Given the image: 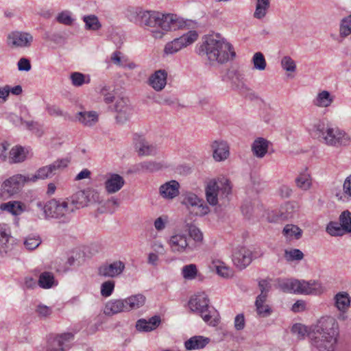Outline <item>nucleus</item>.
Here are the masks:
<instances>
[{"label":"nucleus","mask_w":351,"mask_h":351,"mask_svg":"<svg viewBox=\"0 0 351 351\" xmlns=\"http://www.w3.org/2000/svg\"><path fill=\"white\" fill-rule=\"evenodd\" d=\"M179 188V183L176 180H171L161 185L159 192L163 198L171 199L178 195Z\"/></svg>","instance_id":"nucleus-21"},{"label":"nucleus","mask_w":351,"mask_h":351,"mask_svg":"<svg viewBox=\"0 0 351 351\" xmlns=\"http://www.w3.org/2000/svg\"><path fill=\"white\" fill-rule=\"evenodd\" d=\"M56 20L58 23L65 25H71L74 21L69 11H62L59 13L56 17Z\"/></svg>","instance_id":"nucleus-53"},{"label":"nucleus","mask_w":351,"mask_h":351,"mask_svg":"<svg viewBox=\"0 0 351 351\" xmlns=\"http://www.w3.org/2000/svg\"><path fill=\"white\" fill-rule=\"evenodd\" d=\"M94 191L91 190L78 191L69 198H66L70 207H73V213L77 209L86 206L94 197Z\"/></svg>","instance_id":"nucleus-14"},{"label":"nucleus","mask_w":351,"mask_h":351,"mask_svg":"<svg viewBox=\"0 0 351 351\" xmlns=\"http://www.w3.org/2000/svg\"><path fill=\"white\" fill-rule=\"evenodd\" d=\"M77 119L84 125L91 126L98 121V115L95 111L80 112L78 113Z\"/></svg>","instance_id":"nucleus-31"},{"label":"nucleus","mask_w":351,"mask_h":351,"mask_svg":"<svg viewBox=\"0 0 351 351\" xmlns=\"http://www.w3.org/2000/svg\"><path fill=\"white\" fill-rule=\"evenodd\" d=\"M10 237V232L8 226L3 223L0 224V245L5 247Z\"/></svg>","instance_id":"nucleus-48"},{"label":"nucleus","mask_w":351,"mask_h":351,"mask_svg":"<svg viewBox=\"0 0 351 351\" xmlns=\"http://www.w3.org/2000/svg\"><path fill=\"white\" fill-rule=\"evenodd\" d=\"M53 176L51 173L48 165L39 168L36 173L31 178L27 177L28 181L36 182L38 180H45L51 178Z\"/></svg>","instance_id":"nucleus-40"},{"label":"nucleus","mask_w":351,"mask_h":351,"mask_svg":"<svg viewBox=\"0 0 351 351\" xmlns=\"http://www.w3.org/2000/svg\"><path fill=\"white\" fill-rule=\"evenodd\" d=\"M160 322L161 319L158 315H154L148 320L140 319L136 322V328L137 330L141 332H150L157 328Z\"/></svg>","instance_id":"nucleus-22"},{"label":"nucleus","mask_w":351,"mask_h":351,"mask_svg":"<svg viewBox=\"0 0 351 351\" xmlns=\"http://www.w3.org/2000/svg\"><path fill=\"white\" fill-rule=\"evenodd\" d=\"M326 232L332 237L342 236L346 232L337 221H330L326 228Z\"/></svg>","instance_id":"nucleus-43"},{"label":"nucleus","mask_w":351,"mask_h":351,"mask_svg":"<svg viewBox=\"0 0 351 351\" xmlns=\"http://www.w3.org/2000/svg\"><path fill=\"white\" fill-rule=\"evenodd\" d=\"M213 149V157L217 161H223L230 155L229 146L227 142L222 140H216L211 144Z\"/></svg>","instance_id":"nucleus-18"},{"label":"nucleus","mask_w":351,"mask_h":351,"mask_svg":"<svg viewBox=\"0 0 351 351\" xmlns=\"http://www.w3.org/2000/svg\"><path fill=\"white\" fill-rule=\"evenodd\" d=\"M26 182H28L27 178L21 174H16L8 178L1 184L0 197L8 198L18 193L20 189Z\"/></svg>","instance_id":"nucleus-9"},{"label":"nucleus","mask_w":351,"mask_h":351,"mask_svg":"<svg viewBox=\"0 0 351 351\" xmlns=\"http://www.w3.org/2000/svg\"><path fill=\"white\" fill-rule=\"evenodd\" d=\"M117 115L116 116V120L117 123H123L129 119L132 110L128 111H117Z\"/></svg>","instance_id":"nucleus-63"},{"label":"nucleus","mask_w":351,"mask_h":351,"mask_svg":"<svg viewBox=\"0 0 351 351\" xmlns=\"http://www.w3.org/2000/svg\"><path fill=\"white\" fill-rule=\"evenodd\" d=\"M109 87L104 86L101 90V94L104 97V101L106 104L112 103L114 99V95L112 93H109Z\"/></svg>","instance_id":"nucleus-62"},{"label":"nucleus","mask_w":351,"mask_h":351,"mask_svg":"<svg viewBox=\"0 0 351 351\" xmlns=\"http://www.w3.org/2000/svg\"><path fill=\"white\" fill-rule=\"evenodd\" d=\"M198 38L196 31H189L179 38L173 39L172 41L165 45L164 51L167 54H173L180 49L193 43Z\"/></svg>","instance_id":"nucleus-8"},{"label":"nucleus","mask_w":351,"mask_h":351,"mask_svg":"<svg viewBox=\"0 0 351 351\" xmlns=\"http://www.w3.org/2000/svg\"><path fill=\"white\" fill-rule=\"evenodd\" d=\"M56 285L53 273L44 271L40 274L38 285L43 289H50Z\"/></svg>","instance_id":"nucleus-33"},{"label":"nucleus","mask_w":351,"mask_h":351,"mask_svg":"<svg viewBox=\"0 0 351 351\" xmlns=\"http://www.w3.org/2000/svg\"><path fill=\"white\" fill-rule=\"evenodd\" d=\"M167 73L165 70H158L149 78V84L155 90H162L167 84Z\"/></svg>","instance_id":"nucleus-19"},{"label":"nucleus","mask_w":351,"mask_h":351,"mask_svg":"<svg viewBox=\"0 0 351 351\" xmlns=\"http://www.w3.org/2000/svg\"><path fill=\"white\" fill-rule=\"evenodd\" d=\"M291 332L297 335L298 339H302L306 335L307 330L305 326L301 324H295L291 328Z\"/></svg>","instance_id":"nucleus-55"},{"label":"nucleus","mask_w":351,"mask_h":351,"mask_svg":"<svg viewBox=\"0 0 351 351\" xmlns=\"http://www.w3.org/2000/svg\"><path fill=\"white\" fill-rule=\"evenodd\" d=\"M252 62L254 69L263 71L266 68V60L264 55L261 52L255 53L252 57Z\"/></svg>","instance_id":"nucleus-45"},{"label":"nucleus","mask_w":351,"mask_h":351,"mask_svg":"<svg viewBox=\"0 0 351 351\" xmlns=\"http://www.w3.org/2000/svg\"><path fill=\"white\" fill-rule=\"evenodd\" d=\"M323 141L328 145L334 147L348 146L351 142L350 136L338 128H328Z\"/></svg>","instance_id":"nucleus-10"},{"label":"nucleus","mask_w":351,"mask_h":351,"mask_svg":"<svg viewBox=\"0 0 351 351\" xmlns=\"http://www.w3.org/2000/svg\"><path fill=\"white\" fill-rule=\"evenodd\" d=\"M34 40L33 36L26 32L14 31L7 36V45L12 49L28 48Z\"/></svg>","instance_id":"nucleus-12"},{"label":"nucleus","mask_w":351,"mask_h":351,"mask_svg":"<svg viewBox=\"0 0 351 351\" xmlns=\"http://www.w3.org/2000/svg\"><path fill=\"white\" fill-rule=\"evenodd\" d=\"M252 259V252L245 247L235 249L232 254V261L239 269H243L247 267Z\"/></svg>","instance_id":"nucleus-16"},{"label":"nucleus","mask_w":351,"mask_h":351,"mask_svg":"<svg viewBox=\"0 0 351 351\" xmlns=\"http://www.w3.org/2000/svg\"><path fill=\"white\" fill-rule=\"evenodd\" d=\"M125 300H110L106 304L104 313L106 315H113L121 312L128 311Z\"/></svg>","instance_id":"nucleus-23"},{"label":"nucleus","mask_w":351,"mask_h":351,"mask_svg":"<svg viewBox=\"0 0 351 351\" xmlns=\"http://www.w3.org/2000/svg\"><path fill=\"white\" fill-rule=\"evenodd\" d=\"M210 341V339L208 337L195 335L191 337L184 342V347L187 350L203 349Z\"/></svg>","instance_id":"nucleus-25"},{"label":"nucleus","mask_w":351,"mask_h":351,"mask_svg":"<svg viewBox=\"0 0 351 351\" xmlns=\"http://www.w3.org/2000/svg\"><path fill=\"white\" fill-rule=\"evenodd\" d=\"M125 267V263L121 261L105 263L98 268V275L105 278H115L123 273Z\"/></svg>","instance_id":"nucleus-15"},{"label":"nucleus","mask_w":351,"mask_h":351,"mask_svg":"<svg viewBox=\"0 0 351 351\" xmlns=\"http://www.w3.org/2000/svg\"><path fill=\"white\" fill-rule=\"evenodd\" d=\"M350 304V299L348 293L346 292L339 293L335 296V304L340 311H345Z\"/></svg>","instance_id":"nucleus-39"},{"label":"nucleus","mask_w":351,"mask_h":351,"mask_svg":"<svg viewBox=\"0 0 351 351\" xmlns=\"http://www.w3.org/2000/svg\"><path fill=\"white\" fill-rule=\"evenodd\" d=\"M297 211L296 204L294 202H287L281 206L280 213L282 219H289L294 217Z\"/></svg>","instance_id":"nucleus-34"},{"label":"nucleus","mask_w":351,"mask_h":351,"mask_svg":"<svg viewBox=\"0 0 351 351\" xmlns=\"http://www.w3.org/2000/svg\"><path fill=\"white\" fill-rule=\"evenodd\" d=\"M24 205L21 202L10 201L6 203H3L0 206L2 210L8 211L13 215H19L24 211Z\"/></svg>","instance_id":"nucleus-27"},{"label":"nucleus","mask_w":351,"mask_h":351,"mask_svg":"<svg viewBox=\"0 0 351 351\" xmlns=\"http://www.w3.org/2000/svg\"><path fill=\"white\" fill-rule=\"evenodd\" d=\"M187 230L191 241V244L196 245V250L200 247L203 241V234L200 230L191 223L186 224Z\"/></svg>","instance_id":"nucleus-28"},{"label":"nucleus","mask_w":351,"mask_h":351,"mask_svg":"<svg viewBox=\"0 0 351 351\" xmlns=\"http://www.w3.org/2000/svg\"><path fill=\"white\" fill-rule=\"evenodd\" d=\"M127 16L132 22L138 23L144 28L159 27L167 32L176 30L182 25L173 14H165L160 12L143 10L141 8H129Z\"/></svg>","instance_id":"nucleus-1"},{"label":"nucleus","mask_w":351,"mask_h":351,"mask_svg":"<svg viewBox=\"0 0 351 351\" xmlns=\"http://www.w3.org/2000/svg\"><path fill=\"white\" fill-rule=\"evenodd\" d=\"M269 8V7L261 5L260 3H256V10L254 13V17L257 19H261L264 18Z\"/></svg>","instance_id":"nucleus-59"},{"label":"nucleus","mask_w":351,"mask_h":351,"mask_svg":"<svg viewBox=\"0 0 351 351\" xmlns=\"http://www.w3.org/2000/svg\"><path fill=\"white\" fill-rule=\"evenodd\" d=\"M281 66L287 71L294 72L296 70L295 61L288 56H284L281 60Z\"/></svg>","instance_id":"nucleus-51"},{"label":"nucleus","mask_w":351,"mask_h":351,"mask_svg":"<svg viewBox=\"0 0 351 351\" xmlns=\"http://www.w3.org/2000/svg\"><path fill=\"white\" fill-rule=\"evenodd\" d=\"M202 52L206 54L210 61H215L220 64L227 62L236 56L232 45L222 38L219 34L208 36L204 45L202 46L199 54Z\"/></svg>","instance_id":"nucleus-3"},{"label":"nucleus","mask_w":351,"mask_h":351,"mask_svg":"<svg viewBox=\"0 0 351 351\" xmlns=\"http://www.w3.org/2000/svg\"><path fill=\"white\" fill-rule=\"evenodd\" d=\"M40 243L39 237H27L24 241L25 247L30 250L36 249Z\"/></svg>","instance_id":"nucleus-56"},{"label":"nucleus","mask_w":351,"mask_h":351,"mask_svg":"<svg viewBox=\"0 0 351 351\" xmlns=\"http://www.w3.org/2000/svg\"><path fill=\"white\" fill-rule=\"evenodd\" d=\"M217 272L224 278H228L232 275V270L228 267L222 265L217 266Z\"/></svg>","instance_id":"nucleus-64"},{"label":"nucleus","mask_w":351,"mask_h":351,"mask_svg":"<svg viewBox=\"0 0 351 351\" xmlns=\"http://www.w3.org/2000/svg\"><path fill=\"white\" fill-rule=\"evenodd\" d=\"M351 34V14L343 18L340 22L339 35L346 38Z\"/></svg>","instance_id":"nucleus-41"},{"label":"nucleus","mask_w":351,"mask_h":351,"mask_svg":"<svg viewBox=\"0 0 351 351\" xmlns=\"http://www.w3.org/2000/svg\"><path fill=\"white\" fill-rule=\"evenodd\" d=\"M25 158L24 148L21 146L13 147L10 151V160L12 162H21L25 160Z\"/></svg>","instance_id":"nucleus-35"},{"label":"nucleus","mask_w":351,"mask_h":351,"mask_svg":"<svg viewBox=\"0 0 351 351\" xmlns=\"http://www.w3.org/2000/svg\"><path fill=\"white\" fill-rule=\"evenodd\" d=\"M333 97L327 90H322L319 93L313 100V104L318 107L326 108L331 105L333 101Z\"/></svg>","instance_id":"nucleus-29"},{"label":"nucleus","mask_w":351,"mask_h":351,"mask_svg":"<svg viewBox=\"0 0 351 351\" xmlns=\"http://www.w3.org/2000/svg\"><path fill=\"white\" fill-rule=\"evenodd\" d=\"M339 223L346 233L351 232V213L346 210L339 216Z\"/></svg>","instance_id":"nucleus-44"},{"label":"nucleus","mask_w":351,"mask_h":351,"mask_svg":"<svg viewBox=\"0 0 351 351\" xmlns=\"http://www.w3.org/2000/svg\"><path fill=\"white\" fill-rule=\"evenodd\" d=\"M328 126H326L324 123L321 121H319L313 125V128L316 132L317 138H322V139L326 134V130L328 129Z\"/></svg>","instance_id":"nucleus-54"},{"label":"nucleus","mask_w":351,"mask_h":351,"mask_svg":"<svg viewBox=\"0 0 351 351\" xmlns=\"http://www.w3.org/2000/svg\"><path fill=\"white\" fill-rule=\"evenodd\" d=\"M38 207L43 208L45 217L56 219L60 223H66L71 221L73 214V207H70L67 199H53L47 202L44 206L41 202H38Z\"/></svg>","instance_id":"nucleus-4"},{"label":"nucleus","mask_w":351,"mask_h":351,"mask_svg":"<svg viewBox=\"0 0 351 351\" xmlns=\"http://www.w3.org/2000/svg\"><path fill=\"white\" fill-rule=\"evenodd\" d=\"M83 21L85 23V27L88 30L97 31L101 27V24L95 15L84 16Z\"/></svg>","instance_id":"nucleus-38"},{"label":"nucleus","mask_w":351,"mask_h":351,"mask_svg":"<svg viewBox=\"0 0 351 351\" xmlns=\"http://www.w3.org/2000/svg\"><path fill=\"white\" fill-rule=\"evenodd\" d=\"M169 245L173 252L191 253L196 250V245L191 244V240L184 234H175L169 240Z\"/></svg>","instance_id":"nucleus-11"},{"label":"nucleus","mask_w":351,"mask_h":351,"mask_svg":"<svg viewBox=\"0 0 351 351\" xmlns=\"http://www.w3.org/2000/svg\"><path fill=\"white\" fill-rule=\"evenodd\" d=\"M269 147V141L264 138H257L252 145V151L257 158H263L267 152Z\"/></svg>","instance_id":"nucleus-26"},{"label":"nucleus","mask_w":351,"mask_h":351,"mask_svg":"<svg viewBox=\"0 0 351 351\" xmlns=\"http://www.w3.org/2000/svg\"><path fill=\"white\" fill-rule=\"evenodd\" d=\"M135 148L139 156H154L157 153V147L149 144L143 137L135 138Z\"/></svg>","instance_id":"nucleus-20"},{"label":"nucleus","mask_w":351,"mask_h":351,"mask_svg":"<svg viewBox=\"0 0 351 351\" xmlns=\"http://www.w3.org/2000/svg\"><path fill=\"white\" fill-rule=\"evenodd\" d=\"M17 65L18 69L21 71H29L32 68L29 60L26 58H21L19 60Z\"/></svg>","instance_id":"nucleus-61"},{"label":"nucleus","mask_w":351,"mask_h":351,"mask_svg":"<svg viewBox=\"0 0 351 351\" xmlns=\"http://www.w3.org/2000/svg\"><path fill=\"white\" fill-rule=\"evenodd\" d=\"M221 191L223 195L227 197L231 193L232 186L228 179L222 178L217 181L210 180L206 187V197L207 202L212 206L218 203V193Z\"/></svg>","instance_id":"nucleus-7"},{"label":"nucleus","mask_w":351,"mask_h":351,"mask_svg":"<svg viewBox=\"0 0 351 351\" xmlns=\"http://www.w3.org/2000/svg\"><path fill=\"white\" fill-rule=\"evenodd\" d=\"M336 197L339 200L348 201L351 197V174L348 176L343 184V192L337 193Z\"/></svg>","instance_id":"nucleus-36"},{"label":"nucleus","mask_w":351,"mask_h":351,"mask_svg":"<svg viewBox=\"0 0 351 351\" xmlns=\"http://www.w3.org/2000/svg\"><path fill=\"white\" fill-rule=\"evenodd\" d=\"M121 52L119 51H115L111 55V61L117 66H121L124 65V62L125 60L123 57L121 56Z\"/></svg>","instance_id":"nucleus-58"},{"label":"nucleus","mask_w":351,"mask_h":351,"mask_svg":"<svg viewBox=\"0 0 351 351\" xmlns=\"http://www.w3.org/2000/svg\"><path fill=\"white\" fill-rule=\"evenodd\" d=\"M73 339L71 332L51 336L48 339L46 351H65L69 348V343Z\"/></svg>","instance_id":"nucleus-13"},{"label":"nucleus","mask_w":351,"mask_h":351,"mask_svg":"<svg viewBox=\"0 0 351 351\" xmlns=\"http://www.w3.org/2000/svg\"><path fill=\"white\" fill-rule=\"evenodd\" d=\"M339 332V324L334 317H322L311 335L312 350L334 351Z\"/></svg>","instance_id":"nucleus-2"},{"label":"nucleus","mask_w":351,"mask_h":351,"mask_svg":"<svg viewBox=\"0 0 351 351\" xmlns=\"http://www.w3.org/2000/svg\"><path fill=\"white\" fill-rule=\"evenodd\" d=\"M162 168L160 163L153 161H145L136 165L135 171L138 173L154 172Z\"/></svg>","instance_id":"nucleus-32"},{"label":"nucleus","mask_w":351,"mask_h":351,"mask_svg":"<svg viewBox=\"0 0 351 351\" xmlns=\"http://www.w3.org/2000/svg\"><path fill=\"white\" fill-rule=\"evenodd\" d=\"M297 186L303 189L307 190L311 186V180L309 176L307 174H301L295 179Z\"/></svg>","instance_id":"nucleus-52"},{"label":"nucleus","mask_w":351,"mask_h":351,"mask_svg":"<svg viewBox=\"0 0 351 351\" xmlns=\"http://www.w3.org/2000/svg\"><path fill=\"white\" fill-rule=\"evenodd\" d=\"M128 99L127 98H121L116 101L115 110L116 111H128L132 110V108L128 105Z\"/></svg>","instance_id":"nucleus-57"},{"label":"nucleus","mask_w":351,"mask_h":351,"mask_svg":"<svg viewBox=\"0 0 351 351\" xmlns=\"http://www.w3.org/2000/svg\"><path fill=\"white\" fill-rule=\"evenodd\" d=\"M115 282L113 280H107L101 285V295L103 297H109L114 291Z\"/></svg>","instance_id":"nucleus-49"},{"label":"nucleus","mask_w":351,"mask_h":351,"mask_svg":"<svg viewBox=\"0 0 351 351\" xmlns=\"http://www.w3.org/2000/svg\"><path fill=\"white\" fill-rule=\"evenodd\" d=\"M285 257L287 261H300L304 258V254L298 249L286 250Z\"/></svg>","instance_id":"nucleus-47"},{"label":"nucleus","mask_w":351,"mask_h":351,"mask_svg":"<svg viewBox=\"0 0 351 351\" xmlns=\"http://www.w3.org/2000/svg\"><path fill=\"white\" fill-rule=\"evenodd\" d=\"M189 305L193 311H196L200 315L205 322L212 326L217 324V321L213 319V308L209 306V300L205 293H199L191 298Z\"/></svg>","instance_id":"nucleus-6"},{"label":"nucleus","mask_w":351,"mask_h":351,"mask_svg":"<svg viewBox=\"0 0 351 351\" xmlns=\"http://www.w3.org/2000/svg\"><path fill=\"white\" fill-rule=\"evenodd\" d=\"M69 163V160L67 158H62L58 159L54 161L53 163L49 165V169L52 176H53L56 173L62 171L64 169H65Z\"/></svg>","instance_id":"nucleus-42"},{"label":"nucleus","mask_w":351,"mask_h":351,"mask_svg":"<svg viewBox=\"0 0 351 351\" xmlns=\"http://www.w3.org/2000/svg\"><path fill=\"white\" fill-rule=\"evenodd\" d=\"M146 298L143 294L131 295L125 299L128 311L143 306L145 303Z\"/></svg>","instance_id":"nucleus-30"},{"label":"nucleus","mask_w":351,"mask_h":351,"mask_svg":"<svg viewBox=\"0 0 351 351\" xmlns=\"http://www.w3.org/2000/svg\"><path fill=\"white\" fill-rule=\"evenodd\" d=\"M105 178L104 187L108 194L118 192L125 183L123 177L114 173H106Z\"/></svg>","instance_id":"nucleus-17"},{"label":"nucleus","mask_w":351,"mask_h":351,"mask_svg":"<svg viewBox=\"0 0 351 351\" xmlns=\"http://www.w3.org/2000/svg\"><path fill=\"white\" fill-rule=\"evenodd\" d=\"M70 78L71 80L72 84L74 86H81L84 84H88L90 82V78L88 77V80H86V76L84 74L80 72H73L71 74Z\"/></svg>","instance_id":"nucleus-46"},{"label":"nucleus","mask_w":351,"mask_h":351,"mask_svg":"<svg viewBox=\"0 0 351 351\" xmlns=\"http://www.w3.org/2000/svg\"><path fill=\"white\" fill-rule=\"evenodd\" d=\"M197 270L194 264L187 265L182 268V275L185 279H194L197 276Z\"/></svg>","instance_id":"nucleus-50"},{"label":"nucleus","mask_w":351,"mask_h":351,"mask_svg":"<svg viewBox=\"0 0 351 351\" xmlns=\"http://www.w3.org/2000/svg\"><path fill=\"white\" fill-rule=\"evenodd\" d=\"M283 234L287 238L299 239L302 234V230L297 226L287 224L283 229Z\"/></svg>","instance_id":"nucleus-37"},{"label":"nucleus","mask_w":351,"mask_h":351,"mask_svg":"<svg viewBox=\"0 0 351 351\" xmlns=\"http://www.w3.org/2000/svg\"><path fill=\"white\" fill-rule=\"evenodd\" d=\"M182 204L188 208L190 206L194 208L199 209L200 211H196V215H202L206 213L207 207L203 206L202 200L200 199L195 194L189 193L185 195Z\"/></svg>","instance_id":"nucleus-24"},{"label":"nucleus","mask_w":351,"mask_h":351,"mask_svg":"<svg viewBox=\"0 0 351 351\" xmlns=\"http://www.w3.org/2000/svg\"><path fill=\"white\" fill-rule=\"evenodd\" d=\"M278 286L284 292L299 294H317L320 289V285L315 280L305 281L295 279L280 280Z\"/></svg>","instance_id":"nucleus-5"},{"label":"nucleus","mask_w":351,"mask_h":351,"mask_svg":"<svg viewBox=\"0 0 351 351\" xmlns=\"http://www.w3.org/2000/svg\"><path fill=\"white\" fill-rule=\"evenodd\" d=\"M256 307L257 313L261 317H268L271 313V308L267 304H264L262 303L261 304L256 305Z\"/></svg>","instance_id":"nucleus-60"}]
</instances>
